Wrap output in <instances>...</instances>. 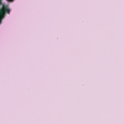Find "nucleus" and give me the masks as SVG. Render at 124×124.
<instances>
[{
    "label": "nucleus",
    "instance_id": "nucleus-1",
    "mask_svg": "<svg viewBox=\"0 0 124 124\" xmlns=\"http://www.w3.org/2000/svg\"><path fill=\"white\" fill-rule=\"evenodd\" d=\"M9 12L10 9L8 8V6H3L2 8L0 9V23L2 19L4 18L5 13L9 14Z\"/></svg>",
    "mask_w": 124,
    "mask_h": 124
},
{
    "label": "nucleus",
    "instance_id": "nucleus-2",
    "mask_svg": "<svg viewBox=\"0 0 124 124\" xmlns=\"http://www.w3.org/2000/svg\"><path fill=\"white\" fill-rule=\"evenodd\" d=\"M8 1L9 2H12L14 0H6Z\"/></svg>",
    "mask_w": 124,
    "mask_h": 124
},
{
    "label": "nucleus",
    "instance_id": "nucleus-3",
    "mask_svg": "<svg viewBox=\"0 0 124 124\" xmlns=\"http://www.w3.org/2000/svg\"><path fill=\"white\" fill-rule=\"evenodd\" d=\"M1 0H0V4L1 3Z\"/></svg>",
    "mask_w": 124,
    "mask_h": 124
}]
</instances>
